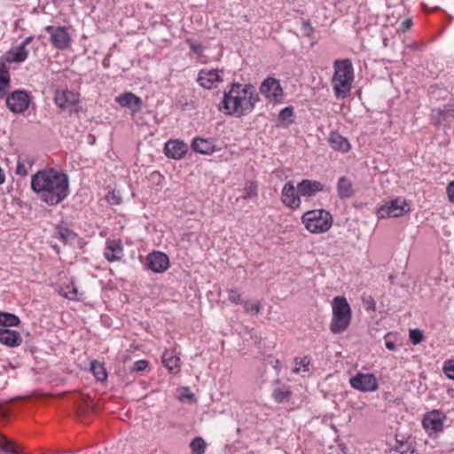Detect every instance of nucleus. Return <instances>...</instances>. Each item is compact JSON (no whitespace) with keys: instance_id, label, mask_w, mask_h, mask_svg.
I'll return each instance as SVG.
<instances>
[{"instance_id":"8","label":"nucleus","mask_w":454,"mask_h":454,"mask_svg":"<svg viewBox=\"0 0 454 454\" xmlns=\"http://www.w3.org/2000/svg\"><path fill=\"white\" fill-rule=\"evenodd\" d=\"M261 94L270 103H280L283 98V89L278 79L268 77L260 86Z\"/></svg>"},{"instance_id":"51","label":"nucleus","mask_w":454,"mask_h":454,"mask_svg":"<svg viewBox=\"0 0 454 454\" xmlns=\"http://www.w3.org/2000/svg\"><path fill=\"white\" fill-rule=\"evenodd\" d=\"M112 200H113V204H119L120 203V199H117L115 198L114 196L112 197Z\"/></svg>"},{"instance_id":"11","label":"nucleus","mask_w":454,"mask_h":454,"mask_svg":"<svg viewBox=\"0 0 454 454\" xmlns=\"http://www.w3.org/2000/svg\"><path fill=\"white\" fill-rule=\"evenodd\" d=\"M6 106L12 113H23L29 106V96L24 90H15L6 97Z\"/></svg>"},{"instance_id":"4","label":"nucleus","mask_w":454,"mask_h":454,"mask_svg":"<svg viewBox=\"0 0 454 454\" xmlns=\"http://www.w3.org/2000/svg\"><path fill=\"white\" fill-rule=\"evenodd\" d=\"M333 317L330 330L333 333H340L346 331L350 324L351 308L344 296H336L332 301Z\"/></svg>"},{"instance_id":"31","label":"nucleus","mask_w":454,"mask_h":454,"mask_svg":"<svg viewBox=\"0 0 454 454\" xmlns=\"http://www.w3.org/2000/svg\"><path fill=\"white\" fill-rule=\"evenodd\" d=\"M90 371L95 376V378L99 381H104L107 378L106 368L101 363L98 361L91 362Z\"/></svg>"},{"instance_id":"2","label":"nucleus","mask_w":454,"mask_h":454,"mask_svg":"<svg viewBox=\"0 0 454 454\" xmlns=\"http://www.w3.org/2000/svg\"><path fill=\"white\" fill-rule=\"evenodd\" d=\"M258 101L252 85L234 82L224 92L219 109L226 114L241 117L252 113Z\"/></svg>"},{"instance_id":"17","label":"nucleus","mask_w":454,"mask_h":454,"mask_svg":"<svg viewBox=\"0 0 454 454\" xmlns=\"http://www.w3.org/2000/svg\"><path fill=\"white\" fill-rule=\"evenodd\" d=\"M297 189L301 197H313L317 192L326 190L324 184L311 179H302L297 184Z\"/></svg>"},{"instance_id":"29","label":"nucleus","mask_w":454,"mask_h":454,"mask_svg":"<svg viewBox=\"0 0 454 454\" xmlns=\"http://www.w3.org/2000/svg\"><path fill=\"white\" fill-rule=\"evenodd\" d=\"M10 84V75L4 63H0V98L6 94V89Z\"/></svg>"},{"instance_id":"14","label":"nucleus","mask_w":454,"mask_h":454,"mask_svg":"<svg viewBox=\"0 0 454 454\" xmlns=\"http://www.w3.org/2000/svg\"><path fill=\"white\" fill-rule=\"evenodd\" d=\"M33 39V36H27L18 46L7 51L4 56L5 60L9 63L24 62L28 56V51L27 50V46L32 42Z\"/></svg>"},{"instance_id":"41","label":"nucleus","mask_w":454,"mask_h":454,"mask_svg":"<svg viewBox=\"0 0 454 454\" xmlns=\"http://www.w3.org/2000/svg\"><path fill=\"white\" fill-rule=\"evenodd\" d=\"M179 400L181 402H183V403H185V402H194L195 401V397H194V395L190 392L188 387H184L181 390V393H180V395H179Z\"/></svg>"},{"instance_id":"52","label":"nucleus","mask_w":454,"mask_h":454,"mask_svg":"<svg viewBox=\"0 0 454 454\" xmlns=\"http://www.w3.org/2000/svg\"><path fill=\"white\" fill-rule=\"evenodd\" d=\"M387 42H388V39L387 37H384L383 38V44H384V46H387Z\"/></svg>"},{"instance_id":"45","label":"nucleus","mask_w":454,"mask_h":454,"mask_svg":"<svg viewBox=\"0 0 454 454\" xmlns=\"http://www.w3.org/2000/svg\"><path fill=\"white\" fill-rule=\"evenodd\" d=\"M148 366V362L146 360H138L136 361L133 364L132 371L133 372H143Z\"/></svg>"},{"instance_id":"10","label":"nucleus","mask_w":454,"mask_h":454,"mask_svg":"<svg viewBox=\"0 0 454 454\" xmlns=\"http://www.w3.org/2000/svg\"><path fill=\"white\" fill-rule=\"evenodd\" d=\"M350 386L361 392H373L379 387L376 377L372 373L358 372L349 380Z\"/></svg>"},{"instance_id":"35","label":"nucleus","mask_w":454,"mask_h":454,"mask_svg":"<svg viewBox=\"0 0 454 454\" xmlns=\"http://www.w3.org/2000/svg\"><path fill=\"white\" fill-rule=\"evenodd\" d=\"M192 454H204L206 450L205 441L201 437L193 439L190 444Z\"/></svg>"},{"instance_id":"53","label":"nucleus","mask_w":454,"mask_h":454,"mask_svg":"<svg viewBox=\"0 0 454 454\" xmlns=\"http://www.w3.org/2000/svg\"><path fill=\"white\" fill-rule=\"evenodd\" d=\"M275 365H274V368L277 369L278 366H279V361L278 360H276L275 361Z\"/></svg>"},{"instance_id":"46","label":"nucleus","mask_w":454,"mask_h":454,"mask_svg":"<svg viewBox=\"0 0 454 454\" xmlns=\"http://www.w3.org/2000/svg\"><path fill=\"white\" fill-rule=\"evenodd\" d=\"M445 375L451 380H454V361H450L444 365Z\"/></svg>"},{"instance_id":"49","label":"nucleus","mask_w":454,"mask_h":454,"mask_svg":"<svg viewBox=\"0 0 454 454\" xmlns=\"http://www.w3.org/2000/svg\"><path fill=\"white\" fill-rule=\"evenodd\" d=\"M385 346H386V348H387L388 350H392V351L396 350V346H395V344L393 341H391V340H386V341H385Z\"/></svg>"},{"instance_id":"18","label":"nucleus","mask_w":454,"mask_h":454,"mask_svg":"<svg viewBox=\"0 0 454 454\" xmlns=\"http://www.w3.org/2000/svg\"><path fill=\"white\" fill-rule=\"evenodd\" d=\"M197 82L205 89L210 90L222 82V78L217 70L202 69L200 71Z\"/></svg>"},{"instance_id":"33","label":"nucleus","mask_w":454,"mask_h":454,"mask_svg":"<svg viewBox=\"0 0 454 454\" xmlns=\"http://www.w3.org/2000/svg\"><path fill=\"white\" fill-rule=\"evenodd\" d=\"M244 194L242 195L243 200H251L257 197L258 194V185L254 181H248L246 183L244 187Z\"/></svg>"},{"instance_id":"16","label":"nucleus","mask_w":454,"mask_h":454,"mask_svg":"<svg viewBox=\"0 0 454 454\" xmlns=\"http://www.w3.org/2000/svg\"><path fill=\"white\" fill-rule=\"evenodd\" d=\"M54 102L61 110L69 109L79 102V95L68 90H58L54 95Z\"/></svg>"},{"instance_id":"6","label":"nucleus","mask_w":454,"mask_h":454,"mask_svg":"<svg viewBox=\"0 0 454 454\" xmlns=\"http://www.w3.org/2000/svg\"><path fill=\"white\" fill-rule=\"evenodd\" d=\"M410 211V207L403 198L398 197L386 201L377 211L379 218L399 217Z\"/></svg>"},{"instance_id":"48","label":"nucleus","mask_w":454,"mask_h":454,"mask_svg":"<svg viewBox=\"0 0 454 454\" xmlns=\"http://www.w3.org/2000/svg\"><path fill=\"white\" fill-rule=\"evenodd\" d=\"M446 192L450 201L454 203V181L448 184Z\"/></svg>"},{"instance_id":"22","label":"nucleus","mask_w":454,"mask_h":454,"mask_svg":"<svg viewBox=\"0 0 454 454\" xmlns=\"http://www.w3.org/2000/svg\"><path fill=\"white\" fill-rule=\"evenodd\" d=\"M21 341L22 339L18 332L7 328H0V343L14 348L20 346Z\"/></svg>"},{"instance_id":"3","label":"nucleus","mask_w":454,"mask_h":454,"mask_svg":"<svg viewBox=\"0 0 454 454\" xmlns=\"http://www.w3.org/2000/svg\"><path fill=\"white\" fill-rule=\"evenodd\" d=\"M354 77V67L349 59H336L333 62L331 83L336 98H345L349 95Z\"/></svg>"},{"instance_id":"32","label":"nucleus","mask_w":454,"mask_h":454,"mask_svg":"<svg viewBox=\"0 0 454 454\" xmlns=\"http://www.w3.org/2000/svg\"><path fill=\"white\" fill-rule=\"evenodd\" d=\"M0 450L9 454H20L16 448L15 442L0 434Z\"/></svg>"},{"instance_id":"21","label":"nucleus","mask_w":454,"mask_h":454,"mask_svg":"<svg viewBox=\"0 0 454 454\" xmlns=\"http://www.w3.org/2000/svg\"><path fill=\"white\" fill-rule=\"evenodd\" d=\"M292 392L290 387L282 383L279 380L273 381V389L271 397L277 403H283L288 402L291 397Z\"/></svg>"},{"instance_id":"38","label":"nucleus","mask_w":454,"mask_h":454,"mask_svg":"<svg viewBox=\"0 0 454 454\" xmlns=\"http://www.w3.org/2000/svg\"><path fill=\"white\" fill-rule=\"evenodd\" d=\"M56 238L60 241L67 243L73 240L75 238V234L74 231L67 229H59L56 234Z\"/></svg>"},{"instance_id":"54","label":"nucleus","mask_w":454,"mask_h":454,"mask_svg":"<svg viewBox=\"0 0 454 454\" xmlns=\"http://www.w3.org/2000/svg\"><path fill=\"white\" fill-rule=\"evenodd\" d=\"M153 175L160 177V175L159 173H153Z\"/></svg>"},{"instance_id":"13","label":"nucleus","mask_w":454,"mask_h":454,"mask_svg":"<svg viewBox=\"0 0 454 454\" xmlns=\"http://www.w3.org/2000/svg\"><path fill=\"white\" fill-rule=\"evenodd\" d=\"M124 255V247L120 239H107L104 256L109 262H118Z\"/></svg>"},{"instance_id":"23","label":"nucleus","mask_w":454,"mask_h":454,"mask_svg":"<svg viewBox=\"0 0 454 454\" xmlns=\"http://www.w3.org/2000/svg\"><path fill=\"white\" fill-rule=\"evenodd\" d=\"M180 358L173 349L166 350L162 355L163 365L173 373H176L180 370Z\"/></svg>"},{"instance_id":"30","label":"nucleus","mask_w":454,"mask_h":454,"mask_svg":"<svg viewBox=\"0 0 454 454\" xmlns=\"http://www.w3.org/2000/svg\"><path fill=\"white\" fill-rule=\"evenodd\" d=\"M20 322V320L16 315L0 311V325L4 328L17 326Z\"/></svg>"},{"instance_id":"1","label":"nucleus","mask_w":454,"mask_h":454,"mask_svg":"<svg viewBox=\"0 0 454 454\" xmlns=\"http://www.w3.org/2000/svg\"><path fill=\"white\" fill-rule=\"evenodd\" d=\"M31 189L41 201L58 205L69 195L68 176L54 168L39 170L31 177Z\"/></svg>"},{"instance_id":"25","label":"nucleus","mask_w":454,"mask_h":454,"mask_svg":"<svg viewBox=\"0 0 454 454\" xmlns=\"http://www.w3.org/2000/svg\"><path fill=\"white\" fill-rule=\"evenodd\" d=\"M192 148L200 154H212L215 152V145L210 139L197 137L192 140Z\"/></svg>"},{"instance_id":"7","label":"nucleus","mask_w":454,"mask_h":454,"mask_svg":"<svg viewBox=\"0 0 454 454\" xmlns=\"http://www.w3.org/2000/svg\"><path fill=\"white\" fill-rule=\"evenodd\" d=\"M446 415L440 410L427 411L422 419V426L426 432L432 436L443 430Z\"/></svg>"},{"instance_id":"27","label":"nucleus","mask_w":454,"mask_h":454,"mask_svg":"<svg viewBox=\"0 0 454 454\" xmlns=\"http://www.w3.org/2000/svg\"><path fill=\"white\" fill-rule=\"evenodd\" d=\"M337 192L340 199H348L353 196L354 188L350 180L346 176H341L338 180Z\"/></svg>"},{"instance_id":"9","label":"nucleus","mask_w":454,"mask_h":454,"mask_svg":"<svg viewBox=\"0 0 454 454\" xmlns=\"http://www.w3.org/2000/svg\"><path fill=\"white\" fill-rule=\"evenodd\" d=\"M45 31L51 36L52 46L58 50H66L71 43V37L66 27L46 26Z\"/></svg>"},{"instance_id":"19","label":"nucleus","mask_w":454,"mask_h":454,"mask_svg":"<svg viewBox=\"0 0 454 454\" xmlns=\"http://www.w3.org/2000/svg\"><path fill=\"white\" fill-rule=\"evenodd\" d=\"M115 101L121 106L129 108L132 113H137L142 106V99L132 92H125L116 97Z\"/></svg>"},{"instance_id":"44","label":"nucleus","mask_w":454,"mask_h":454,"mask_svg":"<svg viewBox=\"0 0 454 454\" xmlns=\"http://www.w3.org/2000/svg\"><path fill=\"white\" fill-rule=\"evenodd\" d=\"M228 299L231 302L236 303V304H238L241 301L240 294L237 289H230L229 290Z\"/></svg>"},{"instance_id":"43","label":"nucleus","mask_w":454,"mask_h":454,"mask_svg":"<svg viewBox=\"0 0 454 454\" xmlns=\"http://www.w3.org/2000/svg\"><path fill=\"white\" fill-rule=\"evenodd\" d=\"M301 31L303 36L310 37L314 32V28L309 21H303L301 24Z\"/></svg>"},{"instance_id":"34","label":"nucleus","mask_w":454,"mask_h":454,"mask_svg":"<svg viewBox=\"0 0 454 454\" xmlns=\"http://www.w3.org/2000/svg\"><path fill=\"white\" fill-rule=\"evenodd\" d=\"M390 452H394L395 454H413L414 448L411 443L408 442L396 441L394 449H392Z\"/></svg>"},{"instance_id":"37","label":"nucleus","mask_w":454,"mask_h":454,"mask_svg":"<svg viewBox=\"0 0 454 454\" xmlns=\"http://www.w3.org/2000/svg\"><path fill=\"white\" fill-rule=\"evenodd\" d=\"M295 367L293 369V372L299 373L301 371L308 372L309 365L310 364L309 359L307 356L302 358H295Z\"/></svg>"},{"instance_id":"50","label":"nucleus","mask_w":454,"mask_h":454,"mask_svg":"<svg viewBox=\"0 0 454 454\" xmlns=\"http://www.w3.org/2000/svg\"><path fill=\"white\" fill-rule=\"evenodd\" d=\"M406 48L412 50V51H417L419 49L416 43L409 44L406 46Z\"/></svg>"},{"instance_id":"42","label":"nucleus","mask_w":454,"mask_h":454,"mask_svg":"<svg viewBox=\"0 0 454 454\" xmlns=\"http://www.w3.org/2000/svg\"><path fill=\"white\" fill-rule=\"evenodd\" d=\"M186 43L194 53L201 55L204 51V47L200 43H194L192 39H187Z\"/></svg>"},{"instance_id":"28","label":"nucleus","mask_w":454,"mask_h":454,"mask_svg":"<svg viewBox=\"0 0 454 454\" xmlns=\"http://www.w3.org/2000/svg\"><path fill=\"white\" fill-rule=\"evenodd\" d=\"M294 121V113L292 106L283 108L278 117V126L282 128L289 127Z\"/></svg>"},{"instance_id":"39","label":"nucleus","mask_w":454,"mask_h":454,"mask_svg":"<svg viewBox=\"0 0 454 454\" xmlns=\"http://www.w3.org/2000/svg\"><path fill=\"white\" fill-rule=\"evenodd\" d=\"M244 309L247 313L258 314L262 309V305H261L260 301L253 302L250 301H246L244 302Z\"/></svg>"},{"instance_id":"15","label":"nucleus","mask_w":454,"mask_h":454,"mask_svg":"<svg viewBox=\"0 0 454 454\" xmlns=\"http://www.w3.org/2000/svg\"><path fill=\"white\" fill-rule=\"evenodd\" d=\"M149 269L155 273H163L169 268V259L166 254L154 251L147 255Z\"/></svg>"},{"instance_id":"47","label":"nucleus","mask_w":454,"mask_h":454,"mask_svg":"<svg viewBox=\"0 0 454 454\" xmlns=\"http://www.w3.org/2000/svg\"><path fill=\"white\" fill-rule=\"evenodd\" d=\"M412 26L411 19L403 20L397 28V32H406Z\"/></svg>"},{"instance_id":"26","label":"nucleus","mask_w":454,"mask_h":454,"mask_svg":"<svg viewBox=\"0 0 454 454\" xmlns=\"http://www.w3.org/2000/svg\"><path fill=\"white\" fill-rule=\"evenodd\" d=\"M59 294L70 301H79L82 296V294L79 292L78 287L73 281L63 284L59 288Z\"/></svg>"},{"instance_id":"20","label":"nucleus","mask_w":454,"mask_h":454,"mask_svg":"<svg viewBox=\"0 0 454 454\" xmlns=\"http://www.w3.org/2000/svg\"><path fill=\"white\" fill-rule=\"evenodd\" d=\"M187 150V145L180 140H169L164 146L166 156L174 160H181L186 154Z\"/></svg>"},{"instance_id":"40","label":"nucleus","mask_w":454,"mask_h":454,"mask_svg":"<svg viewBox=\"0 0 454 454\" xmlns=\"http://www.w3.org/2000/svg\"><path fill=\"white\" fill-rule=\"evenodd\" d=\"M409 337H410V340L411 341V343L414 345H417V344H419L423 340L424 334H423L422 331L415 328V329L410 330Z\"/></svg>"},{"instance_id":"24","label":"nucleus","mask_w":454,"mask_h":454,"mask_svg":"<svg viewBox=\"0 0 454 454\" xmlns=\"http://www.w3.org/2000/svg\"><path fill=\"white\" fill-rule=\"evenodd\" d=\"M328 142L330 146L334 151L347 153L350 149V144L348 140L343 136L340 135L338 132H331Z\"/></svg>"},{"instance_id":"5","label":"nucleus","mask_w":454,"mask_h":454,"mask_svg":"<svg viewBox=\"0 0 454 454\" xmlns=\"http://www.w3.org/2000/svg\"><path fill=\"white\" fill-rule=\"evenodd\" d=\"M301 222L310 233H324L332 227L333 216L325 209L309 210L303 214Z\"/></svg>"},{"instance_id":"12","label":"nucleus","mask_w":454,"mask_h":454,"mask_svg":"<svg viewBox=\"0 0 454 454\" xmlns=\"http://www.w3.org/2000/svg\"><path fill=\"white\" fill-rule=\"evenodd\" d=\"M298 189L292 181L285 184L281 191V202L288 208L296 210L301 207V200Z\"/></svg>"},{"instance_id":"36","label":"nucleus","mask_w":454,"mask_h":454,"mask_svg":"<svg viewBox=\"0 0 454 454\" xmlns=\"http://www.w3.org/2000/svg\"><path fill=\"white\" fill-rule=\"evenodd\" d=\"M30 166L31 163L27 159L24 160L20 157L17 161L16 174L21 176H27L28 173V167Z\"/></svg>"}]
</instances>
